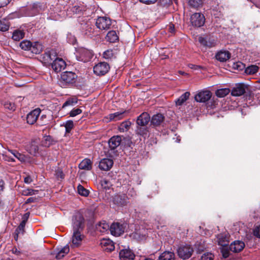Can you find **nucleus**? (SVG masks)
I'll use <instances>...</instances> for the list:
<instances>
[{"mask_svg": "<svg viewBox=\"0 0 260 260\" xmlns=\"http://www.w3.org/2000/svg\"><path fill=\"white\" fill-rule=\"evenodd\" d=\"M82 111L80 108L73 109L70 112V116L71 117H75L82 113Z\"/></svg>", "mask_w": 260, "mask_h": 260, "instance_id": "51", "label": "nucleus"}, {"mask_svg": "<svg viewBox=\"0 0 260 260\" xmlns=\"http://www.w3.org/2000/svg\"><path fill=\"white\" fill-rule=\"evenodd\" d=\"M51 66L52 69L57 73L66 68V63L61 58L57 57L52 62Z\"/></svg>", "mask_w": 260, "mask_h": 260, "instance_id": "11", "label": "nucleus"}, {"mask_svg": "<svg viewBox=\"0 0 260 260\" xmlns=\"http://www.w3.org/2000/svg\"><path fill=\"white\" fill-rule=\"evenodd\" d=\"M109 64L106 62H100L93 67V72L98 76H103L106 74L110 70Z\"/></svg>", "mask_w": 260, "mask_h": 260, "instance_id": "5", "label": "nucleus"}, {"mask_svg": "<svg viewBox=\"0 0 260 260\" xmlns=\"http://www.w3.org/2000/svg\"><path fill=\"white\" fill-rule=\"evenodd\" d=\"M4 107L5 108L11 111H15L16 109V106L14 103L9 101L5 102Z\"/></svg>", "mask_w": 260, "mask_h": 260, "instance_id": "50", "label": "nucleus"}, {"mask_svg": "<svg viewBox=\"0 0 260 260\" xmlns=\"http://www.w3.org/2000/svg\"><path fill=\"white\" fill-rule=\"evenodd\" d=\"M78 102L76 98H71L67 100L63 104L62 108H64L67 106H74L76 105Z\"/></svg>", "mask_w": 260, "mask_h": 260, "instance_id": "42", "label": "nucleus"}, {"mask_svg": "<svg viewBox=\"0 0 260 260\" xmlns=\"http://www.w3.org/2000/svg\"><path fill=\"white\" fill-rule=\"evenodd\" d=\"M253 234L255 237L260 238V225L254 229Z\"/></svg>", "mask_w": 260, "mask_h": 260, "instance_id": "57", "label": "nucleus"}, {"mask_svg": "<svg viewBox=\"0 0 260 260\" xmlns=\"http://www.w3.org/2000/svg\"><path fill=\"white\" fill-rule=\"evenodd\" d=\"M203 4V0H189V4L190 7L194 8L200 7Z\"/></svg>", "mask_w": 260, "mask_h": 260, "instance_id": "46", "label": "nucleus"}, {"mask_svg": "<svg viewBox=\"0 0 260 260\" xmlns=\"http://www.w3.org/2000/svg\"><path fill=\"white\" fill-rule=\"evenodd\" d=\"M70 251L69 246L68 245H66L64 246L63 248L61 249L58 252L62 254L64 256L65 254L69 253Z\"/></svg>", "mask_w": 260, "mask_h": 260, "instance_id": "56", "label": "nucleus"}, {"mask_svg": "<svg viewBox=\"0 0 260 260\" xmlns=\"http://www.w3.org/2000/svg\"><path fill=\"white\" fill-rule=\"evenodd\" d=\"M193 252V248L189 245L181 246L177 250L179 257L183 259H187L190 258Z\"/></svg>", "mask_w": 260, "mask_h": 260, "instance_id": "3", "label": "nucleus"}, {"mask_svg": "<svg viewBox=\"0 0 260 260\" xmlns=\"http://www.w3.org/2000/svg\"><path fill=\"white\" fill-rule=\"evenodd\" d=\"M165 119L164 116L160 113L154 115L151 120V123L154 126H158L163 123Z\"/></svg>", "mask_w": 260, "mask_h": 260, "instance_id": "24", "label": "nucleus"}, {"mask_svg": "<svg viewBox=\"0 0 260 260\" xmlns=\"http://www.w3.org/2000/svg\"><path fill=\"white\" fill-rule=\"evenodd\" d=\"M106 39L108 41L111 43H114L118 40V37L115 31L112 30L108 32Z\"/></svg>", "mask_w": 260, "mask_h": 260, "instance_id": "29", "label": "nucleus"}, {"mask_svg": "<svg viewBox=\"0 0 260 260\" xmlns=\"http://www.w3.org/2000/svg\"><path fill=\"white\" fill-rule=\"evenodd\" d=\"M11 0H0V8L7 6Z\"/></svg>", "mask_w": 260, "mask_h": 260, "instance_id": "59", "label": "nucleus"}, {"mask_svg": "<svg viewBox=\"0 0 260 260\" xmlns=\"http://www.w3.org/2000/svg\"><path fill=\"white\" fill-rule=\"evenodd\" d=\"M231 57V53L226 50H220L215 55L216 59L220 62H225Z\"/></svg>", "mask_w": 260, "mask_h": 260, "instance_id": "19", "label": "nucleus"}, {"mask_svg": "<svg viewBox=\"0 0 260 260\" xmlns=\"http://www.w3.org/2000/svg\"><path fill=\"white\" fill-rule=\"evenodd\" d=\"M140 2L145 4L146 5H150L154 4L157 0H139Z\"/></svg>", "mask_w": 260, "mask_h": 260, "instance_id": "58", "label": "nucleus"}, {"mask_svg": "<svg viewBox=\"0 0 260 260\" xmlns=\"http://www.w3.org/2000/svg\"><path fill=\"white\" fill-rule=\"evenodd\" d=\"M79 168L81 170H90L92 168V162L89 159H83L79 165Z\"/></svg>", "mask_w": 260, "mask_h": 260, "instance_id": "25", "label": "nucleus"}, {"mask_svg": "<svg viewBox=\"0 0 260 260\" xmlns=\"http://www.w3.org/2000/svg\"><path fill=\"white\" fill-rule=\"evenodd\" d=\"M36 200V198H34V197H30L28 199H27V200L25 202V204H29L30 203H32V202H35Z\"/></svg>", "mask_w": 260, "mask_h": 260, "instance_id": "61", "label": "nucleus"}, {"mask_svg": "<svg viewBox=\"0 0 260 260\" xmlns=\"http://www.w3.org/2000/svg\"><path fill=\"white\" fill-rule=\"evenodd\" d=\"M150 120L149 115L147 112H143L139 115L137 119L138 126H146Z\"/></svg>", "mask_w": 260, "mask_h": 260, "instance_id": "17", "label": "nucleus"}, {"mask_svg": "<svg viewBox=\"0 0 260 260\" xmlns=\"http://www.w3.org/2000/svg\"><path fill=\"white\" fill-rule=\"evenodd\" d=\"M43 46L40 43L36 42L32 43L30 51L34 54H40L43 50Z\"/></svg>", "mask_w": 260, "mask_h": 260, "instance_id": "26", "label": "nucleus"}, {"mask_svg": "<svg viewBox=\"0 0 260 260\" xmlns=\"http://www.w3.org/2000/svg\"><path fill=\"white\" fill-rule=\"evenodd\" d=\"M169 30L171 33H173L175 31V27L173 24H170L169 25Z\"/></svg>", "mask_w": 260, "mask_h": 260, "instance_id": "63", "label": "nucleus"}, {"mask_svg": "<svg viewBox=\"0 0 260 260\" xmlns=\"http://www.w3.org/2000/svg\"><path fill=\"white\" fill-rule=\"evenodd\" d=\"M113 165V160L110 158H103L99 163V167L103 171H109Z\"/></svg>", "mask_w": 260, "mask_h": 260, "instance_id": "16", "label": "nucleus"}, {"mask_svg": "<svg viewBox=\"0 0 260 260\" xmlns=\"http://www.w3.org/2000/svg\"><path fill=\"white\" fill-rule=\"evenodd\" d=\"M72 245L75 247L79 246L82 242L84 235L81 232L84 228V218L80 213H77L73 218Z\"/></svg>", "mask_w": 260, "mask_h": 260, "instance_id": "1", "label": "nucleus"}, {"mask_svg": "<svg viewBox=\"0 0 260 260\" xmlns=\"http://www.w3.org/2000/svg\"><path fill=\"white\" fill-rule=\"evenodd\" d=\"M121 142V137L120 136H114L111 137L108 142L111 150H114L118 147Z\"/></svg>", "mask_w": 260, "mask_h": 260, "instance_id": "21", "label": "nucleus"}, {"mask_svg": "<svg viewBox=\"0 0 260 260\" xmlns=\"http://www.w3.org/2000/svg\"><path fill=\"white\" fill-rule=\"evenodd\" d=\"M41 110L39 108H37L29 112L26 117L27 123L29 124H34L38 119Z\"/></svg>", "mask_w": 260, "mask_h": 260, "instance_id": "14", "label": "nucleus"}, {"mask_svg": "<svg viewBox=\"0 0 260 260\" xmlns=\"http://www.w3.org/2000/svg\"><path fill=\"white\" fill-rule=\"evenodd\" d=\"M175 254L171 251H165L159 256L158 260H174Z\"/></svg>", "mask_w": 260, "mask_h": 260, "instance_id": "27", "label": "nucleus"}, {"mask_svg": "<svg viewBox=\"0 0 260 260\" xmlns=\"http://www.w3.org/2000/svg\"><path fill=\"white\" fill-rule=\"evenodd\" d=\"M79 22L80 24V29L82 32L85 35H90V32L92 30L91 22L83 18H80Z\"/></svg>", "mask_w": 260, "mask_h": 260, "instance_id": "10", "label": "nucleus"}, {"mask_svg": "<svg viewBox=\"0 0 260 260\" xmlns=\"http://www.w3.org/2000/svg\"><path fill=\"white\" fill-rule=\"evenodd\" d=\"M258 67L256 65H251L247 67L245 70V73L247 75H253L257 72Z\"/></svg>", "mask_w": 260, "mask_h": 260, "instance_id": "34", "label": "nucleus"}, {"mask_svg": "<svg viewBox=\"0 0 260 260\" xmlns=\"http://www.w3.org/2000/svg\"><path fill=\"white\" fill-rule=\"evenodd\" d=\"M77 79V75L75 73L66 71L61 74L59 83L61 86H72L76 83Z\"/></svg>", "mask_w": 260, "mask_h": 260, "instance_id": "2", "label": "nucleus"}, {"mask_svg": "<svg viewBox=\"0 0 260 260\" xmlns=\"http://www.w3.org/2000/svg\"><path fill=\"white\" fill-rule=\"evenodd\" d=\"M189 95L190 93L189 92H186L183 93L176 101V105L178 106L181 105L189 98Z\"/></svg>", "mask_w": 260, "mask_h": 260, "instance_id": "33", "label": "nucleus"}, {"mask_svg": "<svg viewBox=\"0 0 260 260\" xmlns=\"http://www.w3.org/2000/svg\"><path fill=\"white\" fill-rule=\"evenodd\" d=\"M218 244L219 245L222 246V247H227V246L229 245V241L227 238H223L222 236H220L218 239Z\"/></svg>", "mask_w": 260, "mask_h": 260, "instance_id": "48", "label": "nucleus"}, {"mask_svg": "<svg viewBox=\"0 0 260 260\" xmlns=\"http://www.w3.org/2000/svg\"><path fill=\"white\" fill-rule=\"evenodd\" d=\"M68 42L71 44L74 45L76 43V39L75 36H72L71 34L68 35L67 37Z\"/></svg>", "mask_w": 260, "mask_h": 260, "instance_id": "54", "label": "nucleus"}, {"mask_svg": "<svg viewBox=\"0 0 260 260\" xmlns=\"http://www.w3.org/2000/svg\"><path fill=\"white\" fill-rule=\"evenodd\" d=\"M57 58V54L56 52L53 50H51L47 52H46L44 54L43 58L45 61L46 63L51 64L53 60Z\"/></svg>", "mask_w": 260, "mask_h": 260, "instance_id": "23", "label": "nucleus"}, {"mask_svg": "<svg viewBox=\"0 0 260 260\" xmlns=\"http://www.w3.org/2000/svg\"><path fill=\"white\" fill-rule=\"evenodd\" d=\"M119 256L121 260H134L135 255L129 249H123L119 251Z\"/></svg>", "mask_w": 260, "mask_h": 260, "instance_id": "13", "label": "nucleus"}, {"mask_svg": "<svg viewBox=\"0 0 260 260\" xmlns=\"http://www.w3.org/2000/svg\"><path fill=\"white\" fill-rule=\"evenodd\" d=\"M110 230L113 235L118 236L124 233V228L119 223H113L111 225Z\"/></svg>", "mask_w": 260, "mask_h": 260, "instance_id": "12", "label": "nucleus"}, {"mask_svg": "<svg viewBox=\"0 0 260 260\" xmlns=\"http://www.w3.org/2000/svg\"><path fill=\"white\" fill-rule=\"evenodd\" d=\"M112 202L117 207H123L128 203V198L124 193H117L112 197Z\"/></svg>", "mask_w": 260, "mask_h": 260, "instance_id": "7", "label": "nucleus"}, {"mask_svg": "<svg viewBox=\"0 0 260 260\" xmlns=\"http://www.w3.org/2000/svg\"><path fill=\"white\" fill-rule=\"evenodd\" d=\"M125 111L117 112L109 115L110 120L117 121L124 118Z\"/></svg>", "mask_w": 260, "mask_h": 260, "instance_id": "28", "label": "nucleus"}, {"mask_svg": "<svg viewBox=\"0 0 260 260\" xmlns=\"http://www.w3.org/2000/svg\"><path fill=\"white\" fill-rule=\"evenodd\" d=\"M56 175L58 177H60L61 179L64 178V174L61 171L58 170L56 172Z\"/></svg>", "mask_w": 260, "mask_h": 260, "instance_id": "62", "label": "nucleus"}, {"mask_svg": "<svg viewBox=\"0 0 260 260\" xmlns=\"http://www.w3.org/2000/svg\"><path fill=\"white\" fill-rule=\"evenodd\" d=\"M101 245L105 250L108 252H111L115 249L113 242L110 239H103L101 240Z\"/></svg>", "mask_w": 260, "mask_h": 260, "instance_id": "22", "label": "nucleus"}, {"mask_svg": "<svg viewBox=\"0 0 260 260\" xmlns=\"http://www.w3.org/2000/svg\"><path fill=\"white\" fill-rule=\"evenodd\" d=\"M103 57L105 59H110L113 56L112 50H107L105 51L103 54Z\"/></svg>", "mask_w": 260, "mask_h": 260, "instance_id": "52", "label": "nucleus"}, {"mask_svg": "<svg viewBox=\"0 0 260 260\" xmlns=\"http://www.w3.org/2000/svg\"><path fill=\"white\" fill-rule=\"evenodd\" d=\"M85 11V8L84 6L81 5H76L72 7V11L77 14H82L83 12Z\"/></svg>", "mask_w": 260, "mask_h": 260, "instance_id": "35", "label": "nucleus"}, {"mask_svg": "<svg viewBox=\"0 0 260 260\" xmlns=\"http://www.w3.org/2000/svg\"><path fill=\"white\" fill-rule=\"evenodd\" d=\"M15 157L21 162L29 161V157L28 156L25 155L23 154L20 153L19 152L16 153V156Z\"/></svg>", "mask_w": 260, "mask_h": 260, "instance_id": "44", "label": "nucleus"}, {"mask_svg": "<svg viewBox=\"0 0 260 260\" xmlns=\"http://www.w3.org/2000/svg\"><path fill=\"white\" fill-rule=\"evenodd\" d=\"M101 185L104 189H109L112 185L111 182L108 179H103L101 181Z\"/></svg>", "mask_w": 260, "mask_h": 260, "instance_id": "47", "label": "nucleus"}, {"mask_svg": "<svg viewBox=\"0 0 260 260\" xmlns=\"http://www.w3.org/2000/svg\"><path fill=\"white\" fill-rule=\"evenodd\" d=\"M231 91L228 88H221L217 89L215 92L216 95L218 98H223L227 95Z\"/></svg>", "mask_w": 260, "mask_h": 260, "instance_id": "32", "label": "nucleus"}, {"mask_svg": "<svg viewBox=\"0 0 260 260\" xmlns=\"http://www.w3.org/2000/svg\"><path fill=\"white\" fill-rule=\"evenodd\" d=\"M10 27L9 23L6 20H0V30L2 31H7Z\"/></svg>", "mask_w": 260, "mask_h": 260, "instance_id": "41", "label": "nucleus"}, {"mask_svg": "<svg viewBox=\"0 0 260 260\" xmlns=\"http://www.w3.org/2000/svg\"><path fill=\"white\" fill-rule=\"evenodd\" d=\"M188 67L190 69H194V70H198V69L200 68V66H197V65H194V64H189L188 65Z\"/></svg>", "mask_w": 260, "mask_h": 260, "instance_id": "64", "label": "nucleus"}, {"mask_svg": "<svg viewBox=\"0 0 260 260\" xmlns=\"http://www.w3.org/2000/svg\"><path fill=\"white\" fill-rule=\"evenodd\" d=\"M39 150V147L35 144H31L29 149V152L33 155H35Z\"/></svg>", "mask_w": 260, "mask_h": 260, "instance_id": "53", "label": "nucleus"}, {"mask_svg": "<svg viewBox=\"0 0 260 260\" xmlns=\"http://www.w3.org/2000/svg\"><path fill=\"white\" fill-rule=\"evenodd\" d=\"M190 21L192 26L200 27L204 24L205 18L202 13H195L190 16Z\"/></svg>", "mask_w": 260, "mask_h": 260, "instance_id": "6", "label": "nucleus"}, {"mask_svg": "<svg viewBox=\"0 0 260 260\" xmlns=\"http://www.w3.org/2000/svg\"><path fill=\"white\" fill-rule=\"evenodd\" d=\"M147 132L148 131L146 126H142L137 125L136 129V133L137 134L143 136L144 135H146L147 134Z\"/></svg>", "mask_w": 260, "mask_h": 260, "instance_id": "43", "label": "nucleus"}, {"mask_svg": "<svg viewBox=\"0 0 260 260\" xmlns=\"http://www.w3.org/2000/svg\"><path fill=\"white\" fill-rule=\"evenodd\" d=\"M212 96V93L209 90H202L199 92L194 97L197 102L205 103L209 100Z\"/></svg>", "mask_w": 260, "mask_h": 260, "instance_id": "9", "label": "nucleus"}, {"mask_svg": "<svg viewBox=\"0 0 260 260\" xmlns=\"http://www.w3.org/2000/svg\"><path fill=\"white\" fill-rule=\"evenodd\" d=\"M214 255L211 252H206L204 253L201 257V260H213Z\"/></svg>", "mask_w": 260, "mask_h": 260, "instance_id": "49", "label": "nucleus"}, {"mask_svg": "<svg viewBox=\"0 0 260 260\" xmlns=\"http://www.w3.org/2000/svg\"><path fill=\"white\" fill-rule=\"evenodd\" d=\"M26 221L23 220L21 221L19 225L15 230V234L17 235H23L24 233V228L25 225Z\"/></svg>", "mask_w": 260, "mask_h": 260, "instance_id": "39", "label": "nucleus"}, {"mask_svg": "<svg viewBox=\"0 0 260 260\" xmlns=\"http://www.w3.org/2000/svg\"><path fill=\"white\" fill-rule=\"evenodd\" d=\"M79 51L80 55V58H81V60L83 62L88 61L93 56L92 51L89 50L82 48L80 49Z\"/></svg>", "mask_w": 260, "mask_h": 260, "instance_id": "18", "label": "nucleus"}, {"mask_svg": "<svg viewBox=\"0 0 260 260\" xmlns=\"http://www.w3.org/2000/svg\"><path fill=\"white\" fill-rule=\"evenodd\" d=\"M95 25L101 30H107L111 27L112 20L107 17H99L96 20Z\"/></svg>", "mask_w": 260, "mask_h": 260, "instance_id": "4", "label": "nucleus"}, {"mask_svg": "<svg viewBox=\"0 0 260 260\" xmlns=\"http://www.w3.org/2000/svg\"><path fill=\"white\" fill-rule=\"evenodd\" d=\"M245 247V244L243 242L241 241H235L231 243L229 248L231 251L234 252H239Z\"/></svg>", "mask_w": 260, "mask_h": 260, "instance_id": "20", "label": "nucleus"}, {"mask_svg": "<svg viewBox=\"0 0 260 260\" xmlns=\"http://www.w3.org/2000/svg\"><path fill=\"white\" fill-rule=\"evenodd\" d=\"M221 252L222 253V256L224 258H227L229 256L230 252H229V250L227 248V247H222L221 249Z\"/></svg>", "mask_w": 260, "mask_h": 260, "instance_id": "55", "label": "nucleus"}, {"mask_svg": "<svg viewBox=\"0 0 260 260\" xmlns=\"http://www.w3.org/2000/svg\"><path fill=\"white\" fill-rule=\"evenodd\" d=\"M32 181L31 178L29 176H27L24 178V182L27 184H30Z\"/></svg>", "mask_w": 260, "mask_h": 260, "instance_id": "60", "label": "nucleus"}, {"mask_svg": "<svg viewBox=\"0 0 260 260\" xmlns=\"http://www.w3.org/2000/svg\"><path fill=\"white\" fill-rule=\"evenodd\" d=\"M199 41L203 46L209 48L214 47L216 45V40L214 38L209 37L205 38L200 37Z\"/></svg>", "mask_w": 260, "mask_h": 260, "instance_id": "15", "label": "nucleus"}, {"mask_svg": "<svg viewBox=\"0 0 260 260\" xmlns=\"http://www.w3.org/2000/svg\"><path fill=\"white\" fill-rule=\"evenodd\" d=\"M32 43L27 40H24L20 43V48L24 50H30Z\"/></svg>", "mask_w": 260, "mask_h": 260, "instance_id": "37", "label": "nucleus"}, {"mask_svg": "<svg viewBox=\"0 0 260 260\" xmlns=\"http://www.w3.org/2000/svg\"><path fill=\"white\" fill-rule=\"evenodd\" d=\"M63 125L66 128V132L67 133H69L71 131V130L74 128V124L72 120H69L67 121L63 124Z\"/></svg>", "mask_w": 260, "mask_h": 260, "instance_id": "40", "label": "nucleus"}, {"mask_svg": "<svg viewBox=\"0 0 260 260\" xmlns=\"http://www.w3.org/2000/svg\"><path fill=\"white\" fill-rule=\"evenodd\" d=\"M132 123L129 120H126L122 122L118 127V130L120 132H127L130 128Z\"/></svg>", "mask_w": 260, "mask_h": 260, "instance_id": "30", "label": "nucleus"}, {"mask_svg": "<svg viewBox=\"0 0 260 260\" xmlns=\"http://www.w3.org/2000/svg\"><path fill=\"white\" fill-rule=\"evenodd\" d=\"M248 89V86L244 83L236 84L231 90L232 96H239L244 94Z\"/></svg>", "mask_w": 260, "mask_h": 260, "instance_id": "8", "label": "nucleus"}, {"mask_svg": "<svg viewBox=\"0 0 260 260\" xmlns=\"http://www.w3.org/2000/svg\"><path fill=\"white\" fill-rule=\"evenodd\" d=\"M24 37V32L23 30H15L12 35V39L16 41H19Z\"/></svg>", "mask_w": 260, "mask_h": 260, "instance_id": "31", "label": "nucleus"}, {"mask_svg": "<svg viewBox=\"0 0 260 260\" xmlns=\"http://www.w3.org/2000/svg\"><path fill=\"white\" fill-rule=\"evenodd\" d=\"M78 192L81 196L87 197L89 194V190L85 188L82 185L79 184L77 186Z\"/></svg>", "mask_w": 260, "mask_h": 260, "instance_id": "38", "label": "nucleus"}, {"mask_svg": "<svg viewBox=\"0 0 260 260\" xmlns=\"http://www.w3.org/2000/svg\"><path fill=\"white\" fill-rule=\"evenodd\" d=\"M38 190H34L30 188L24 189L22 190L21 193L25 196H31L38 193Z\"/></svg>", "mask_w": 260, "mask_h": 260, "instance_id": "45", "label": "nucleus"}, {"mask_svg": "<svg viewBox=\"0 0 260 260\" xmlns=\"http://www.w3.org/2000/svg\"><path fill=\"white\" fill-rule=\"evenodd\" d=\"M96 228L100 232L105 233L109 229L110 227L109 224L104 221L100 222Z\"/></svg>", "mask_w": 260, "mask_h": 260, "instance_id": "36", "label": "nucleus"}]
</instances>
